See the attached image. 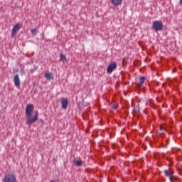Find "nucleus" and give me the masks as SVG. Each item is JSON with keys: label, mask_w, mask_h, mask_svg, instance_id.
<instances>
[{"label": "nucleus", "mask_w": 182, "mask_h": 182, "mask_svg": "<svg viewBox=\"0 0 182 182\" xmlns=\"http://www.w3.org/2000/svg\"><path fill=\"white\" fill-rule=\"evenodd\" d=\"M33 109H34V107L31 104L27 105L26 108V114L27 117L26 124L29 126L33 123H35L38 120V111L35 112L34 116H31V112L33 110Z\"/></svg>", "instance_id": "1"}, {"label": "nucleus", "mask_w": 182, "mask_h": 182, "mask_svg": "<svg viewBox=\"0 0 182 182\" xmlns=\"http://www.w3.org/2000/svg\"><path fill=\"white\" fill-rule=\"evenodd\" d=\"M164 174L169 178L171 182H175L178 180V177L174 175V172L171 169L165 170Z\"/></svg>", "instance_id": "2"}, {"label": "nucleus", "mask_w": 182, "mask_h": 182, "mask_svg": "<svg viewBox=\"0 0 182 182\" xmlns=\"http://www.w3.org/2000/svg\"><path fill=\"white\" fill-rule=\"evenodd\" d=\"M152 28L156 31H162L163 30V23L159 21H154Z\"/></svg>", "instance_id": "3"}, {"label": "nucleus", "mask_w": 182, "mask_h": 182, "mask_svg": "<svg viewBox=\"0 0 182 182\" xmlns=\"http://www.w3.org/2000/svg\"><path fill=\"white\" fill-rule=\"evenodd\" d=\"M16 176L13 174H7L4 176V182H16Z\"/></svg>", "instance_id": "4"}, {"label": "nucleus", "mask_w": 182, "mask_h": 182, "mask_svg": "<svg viewBox=\"0 0 182 182\" xmlns=\"http://www.w3.org/2000/svg\"><path fill=\"white\" fill-rule=\"evenodd\" d=\"M117 68V65L116 63H113L109 64L107 68V73H112L114 70Z\"/></svg>", "instance_id": "5"}, {"label": "nucleus", "mask_w": 182, "mask_h": 182, "mask_svg": "<svg viewBox=\"0 0 182 182\" xmlns=\"http://www.w3.org/2000/svg\"><path fill=\"white\" fill-rule=\"evenodd\" d=\"M21 27V26H20V24H18V23L15 24L14 27H13V28L11 30V34L13 36H14L15 35L17 34V33L18 32Z\"/></svg>", "instance_id": "6"}, {"label": "nucleus", "mask_w": 182, "mask_h": 182, "mask_svg": "<svg viewBox=\"0 0 182 182\" xmlns=\"http://www.w3.org/2000/svg\"><path fill=\"white\" fill-rule=\"evenodd\" d=\"M14 85L16 87H18L20 86L21 82H20L19 77L18 75L14 76Z\"/></svg>", "instance_id": "7"}, {"label": "nucleus", "mask_w": 182, "mask_h": 182, "mask_svg": "<svg viewBox=\"0 0 182 182\" xmlns=\"http://www.w3.org/2000/svg\"><path fill=\"white\" fill-rule=\"evenodd\" d=\"M68 99H63L62 100V107L63 108V109H67V107H68Z\"/></svg>", "instance_id": "8"}, {"label": "nucleus", "mask_w": 182, "mask_h": 182, "mask_svg": "<svg viewBox=\"0 0 182 182\" xmlns=\"http://www.w3.org/2000/svg\"><path fill=\"white\" fill-rule=\"evenodd\" d=\"M111 1L114 6H118L122 3V0H111Z\"/></svg>", "instance_id": "9"}, {"label": "nucleus", "mask_w": 182, "mask_h": 182, "mask_svg": "<svg viewBox=\"0 0 182 182\" xmlns=\"http://www.w3.org/2000/svg\"><path fill=\"white\" fill-rule=\"evenodd\" d=\"M145 80H146V78L144 77H140V82L136 84L137 87H141L143 85Z\"/></svg>", "instance_id": "10"}, {"label": "nucleus", "mask_w": 182, "mask_h": 182, "mask_svg": "<svg viewBox=\"0 0 182 182\" xmlns=\"http://www.w3.org/2000/svg\"><path fill=\"white\" fill-rule=\"evenodd\" d=\"M45 77L48 80H50L53 79V76L51 73H46L45 75Z\"/></svg>", "instance_id": "11"}, {"label": "nucleus", "mask_w": 182, "mask_h": 182, "mask_svg": "<svg viewBox=\"0 0 182 182\" xmlns=\"http://www.w3.org/2000/svg\"><path fill=\"white\" fill-rule=\"evenodd\" d=\"M74 162L77 166H81L84 163L82 161H80V160H75Z\"/></svg>", "instance_id": "12"}, {"label": "nucleus", "mask_w": 182, "mask_h": 182, "mask_svg": "<svg viewBox=\"0 0 182 182\" xmlns=\"http://www.w3.org/2000/svg\"><path fill=\"white\" fill-rule=\"evenodd\" d=\"M60 60L63 62H67L66 56L65 55H60Z\"/></svg>", "instance_id": "13"}, {"label": "nucleus", "mask_w": 182, "mask_h": 182, "mask_svg": "<svg viewBox=\"0 0 182 182\" xmlns=\"http://www.w3.org/2000/svg\"><path fill=\"white\" fill-rule=\"evenodd\" d=\"M37 33H38V30H36V28H32L31 33L33 35H36Z\"/></svg>", "instance_id": "14"}, {"label": "nucleus", "mask_w": 182, "mask_h": 182, "mask_svg": "<svg viewBox=\"0 0 182 182\" xmlns=\"http://www.w3.org/2000/svg\"><path fill=\"white\" fill-rule=\"evenodd\" d=\"M160 130H161V131H163V130H164V131H166L162 127H160Z\"/></svg>", "instance_id": "15"}, {"label": "nucleus", "mask_w": 182, "mask_h": 182, "mask_svg": "<svg viewBox=\"0 0 182 182\" xmlns=\"http://www.w3.org/2000/svg\"><path fill=\"white\" fill-rule=\"evenodd\" d=\"M180 4L182 5V0H180Z\"/></svg>", "instance_id": "16"}, {"label": "nucleus", "mask_w": 182, "mask_h": 182, "mask_svg": "<svg viewBox=\"0 0 182 182\" xmlns=\"http://www.w3.org/2000/svg\"><path fill=\"white\" fill-rule=\"evenodd\" d=\"M40 122H41L42 124L44 122L43 120H41Z\"/></svg>", "instance_id": "17"}, {"label": "nucleus", "mask_w": 182, "mask_h": 182, "mask_svg": "<svg viewBox=\"0 0 182 182\" xmlns=\"http://www.w3.org/2000/svg\"><path fill=\"white\" fill-rule=\"evenodd\" d=\"M50 182H55L54 181H51Z\"/></svg>", "instance_id": "18"}]
</instances>
